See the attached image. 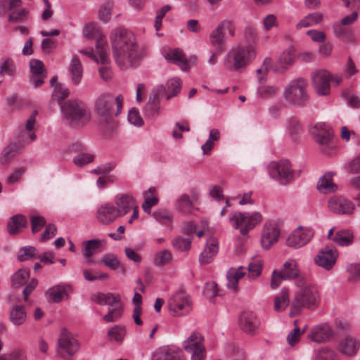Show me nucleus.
<instances>
[{
    "label": "nucleus",
    "mask_w": 360,
    "mask_h": 360,
    "mask_svg": "<svg viewBox=\"0 0 360 360\" xmlns=\"http://www.w3.org/2000/svg\"><path fill=\"white\" fill-rule=\"evenodd\" d=\"M263 82L257 89V94L262 98H268L277 94L279 89L276 85H262Z\"/></svg>",
    "instance_id": "obj_60"
},
{
    "label": "nucleus",
    "mask_w": 360,
    "mask_h": 360,
    "mask_svg": "<svg viewBox=\"0 0 360 360\" xmlns=\"http://www.w3.org/2000/svg\"><path fill=\"white\" fill-rule=\"evenodd\" d=\"M307 86V81L303 79L291 81L284 90L285 101L290 105L298 107L306 105L309 101Z\"/></svg>",
    "instance_id": "obj_5"
},
{
    "label": "nucleus",
    "mask_w": 360,
    "mask_h": 360,
    "mask_svg": "<svg viewBox=\"0 0 360 360\" xmlns=\"http://www.w3.org/2000/svg\"><path fill=\"white\" fill-rule=\"evenodd\" d=\"M256 57L255 48L252 45H238L233 47L224 59V65L229 69L240 71L249 65Z\"/></svg>",
    "instance_id": "obj_4"
},
{
    "label": "nucleus",
    "mask_w": 360,
    "mask_h": 360,
    "mask_svg": "<svg viewBox=\"0 0 360 360\" xmlns=\"http://www.w3.org/2000/svg\"><path fill=\"white\" fill-rule=\"evenodd\" d=\"M28 11L21 6L10 11L8 21L11 22H18L25 20L27 17Z\"/></svg>",
    "instance_id": "obj_55"
},
{
    "label": "nucleus",
    "mask_w": 360,
    "mask_h": 360,
    "mask_svg": "<svg viewBox=\"0 0 360 360\" xmlns=\"http://www.w3.org/2000/svg\"><path fill=\"white\" fill-rule=\"evenodd\" d=\"M260 325L257 315L251 311L243 312L240 317V326L246 333L254 335Z\"/></svg>",
    "instance_id": "obj_27"
},
{
    "label": "nucleus",
    "mask_w": 360,
    "mask_h": 360,
    "mask_svg": "<svg viewBox=\"0 0 360 360\" xmlns=\"http://www.w3.org/2000/svg\"><path fill=\"white\" fill-rule=\"evenodd\" d=\"M290 302L289 291L286 288H283L281 292L274 298V310L280 312L284 311Z\"/></svg>",
    "instance_id": "obj_42"
},
{
    "label": "nucleus",
    "mask_w": 360,
    "mask_h": 360,
    "mask_svg": "<svg viewBox=\"0 0 360 360\" xmlns=\"http://www.w3.org/2000/svg\"><path fill=\"white\" fill-rule=\"evenodd\" d=\"M58 345V356L64 360H72L73 355L79 348L77 340L70 335H62Z\"/></svg>",
    "instance_id": "obj_14"
},
{
    "label": "nucleus",
    "mask_w": 360,
    "mask_h": 360,
    "mask_svg": "<svg viewBox=\"0 0 360 360\" xmlns=\"http://www.w3.org/2000/svg\"><path fill=\"white\" fill-rule=\"evenodd\" d=\"M84 37L86 39H94L96 40V45L97 53L101 57L102 63L108 60L106 52L107 43L105 36L101 33L99 26L95 22H89L85 25L83 29Z\"/></svg>",
    "instance_id": "obj_10"
},
{
    "label": "nucleus",
    "mask_w": 360,
    "mask_h": 360,
    "mask_svg": "<svg viewBox=\"0 0 360 360\" xmlns=\"http://www.w3.org/2000/svg\"><path fill=\"white\" fill-rule=\"evenodd\" d=\"M333 335L332 328L326 323L314 326L308 335V338L316 343L328 341Z\"/></svg>",
    "instance_id": "obj_25"
},
{
    "label": "nucleus",
    "mask_w": 360,
    "mask_h": 360,
    "mask_svg": "<svg viewBox=\"0 0 360 360\" xmlns=\"http://www.w3.org/2000/svg\"><path fill=\"white\" fill-rule=\"evenodd\" d=\"M18 257L19 260L25 261L30 259H38V257H39V254L35 248L32 246H27L20 249Z\"/></svg>",
    "instance_id": "obj_52"
},
{
    "label": "nucleus",
    "mask_w": 360,
    "mask_h": 360,
    "mask_svg": "<svg viewBox=\"0 0 360 360\" xmlns=\"http://www.w3.org/2000/svg\"><path fill=\"white\" fill-rule=\"evenodd\" d=\"M295 57V49L292 46L288 47L281 54L278 58V62L275 65L274 70L276 72H282L285 71L293 63Z\"/></svg>",
    "instance_id": "obj_30"
},
{
    "label": "nucleus",
    "mask_w": 360,
    "mask_h": 360,
    "mask_svg": "<svg viewBox=\"0 0 360 360\" xmlns=\"http://www.w3.org/2000/svg\"><path fill=\"white\" fill-rule=\"evenodd\" d=\"M319 300L320 296L316 288L309 283L304 282L303 286L296 292L295 297L292 301L290 316L298 315L303 308L316 309L319 304Z\"/></svg>",
    "instance_id": "obj_3"
},
{
    "label": "nucleus",
    "mask_w": 360,
    "mask_h": 360,
    "mask_svg": "<svg viewBox=\"0 0 360 360\" xmlns=\"http://www.w3.org/2000/svg\"><path fill=\"white\" fill-rule=\"evenodd\" d=\"M155 219L163 226H169L172 229L173 215L166 210H160L153 214Z\"/></svg>",
    "instance_id": "obj_47"
},
{
    "label": "nucleus",
    "mask_w": 360,
    "mask_h": 360,
    "mask_svg": "<svg viewBox=\"0 0 360 360\" xmlns=\"http://www.w3.org/2000/svg\"><path fill=\"white\" fill-rule=\"evenodd\" d=\"M21 4V0H0V14L4 15L7 11L20 7Z\"/></svg>",
    "instance_id": "obj_57"
},
{
    "label": "nucleus",
    "mask_w": 360,
    "mask_h": 360,
    "mask_svg": "<svg viewBox=\"0 0 360 360\" xmlns=\"http://www.w3.org/2000/svg\"><path fill=\"white\" fill-rule=\"evenodd\" d=\"M327 237L340 246L351 245L354 241V233L349 229L335 230L332 228L328 231Z\"/></svg>",
    "instance_id": "obj_24"
},
{
    "label": "nucleus",
    "mask_w": 360,
    "mask_h": 360,
    "mask_svg": "<svg viewBox=\"0 0 360 360\" xmlns=\"http://www.w3.org/2000/svg\"><path fill=\"white\" fill-rule=\"evenodd\" d=\"M323 15L320 12H314L307 15L304 18L300 20L295 25L296 29L300 30L302 28L311 27L317 25L322 22Z\"/></svg>",
    "instance_id": "obj_38"
},
{
    "label": "nucleus",
    "mask_w": 360,
    "mask_h": 360,
    "mask_svg": "<svg viewBox=\"0 0 360 360\" xmlns=\"http://www.w3.org/2000/svg\"><path fill=\"white\" fill-rule=\"evenodd\" d=\"M114 202L120 217L129 213L131 208L134 207L136 200L131 195L120 193L115 197Z\"/></svg>",
    "instance_id": "obj_26"
},
{
    "label": "nucleus",
    "mask_w": 360,
    "mask_h": 360,
    "mask_svg": "<svg viewBox=\"0 0 360 360\" xmlns=\"http://www.w3.org/2000/svg\"><path fill=\"white\" fill-rule=\"evenodd\" d=\"M36 112L32 113L25 124L20 127L19 139L23 144H29L37 139L34 131Z\"/></svg>",
    "instance_id": "obj_22"
},
{
    "label": "nucleus",
    "mask_w": 360,
    "mask_h": 360,
    "mask_svg": "<svg viewBox=\"0 0 360 360\" xmlns=\"http://www.w3.org/2000/svg\"><path fill=\"white\" fill-rule=\"evenodd\" d=\"M165 91L161 93V96L166 95V98L169 100L172 96H176L181 89V82L179 78L174 77L168 80L167 83V89L164 87Z\"/></svg>",
    "instance_id": "obj_43"
},
{
    "label": "nucleus",
    "mask_w": 360,
    "mask_h": 360,
    "mask_svg": "<svg viewBox=\"0 0 360 360\" xmlns=\"http://www.w3.org/2000/svg\"><path fill=\"white\" fill-rule=\"evenodd\" d=\"M165 91L162 85L158 86L150 94L149 101L144 108V114L148 117H153L159 113L161 93Z\"/></svg>",
    "instance_id": "obj_23"
},
{
    "label": "nucleus",
    "mask_w": 360,
    "mask_h": 360,
    "mask_svg": "<svg viewBox=\"0 0 360 360\" xmlns=\"http://www.w3.org/2000/svg\"><path fill=\"white\" fill-rule=\"evenodd\" d=\"M120 216L113 203L105 202L102 204L97 210L96 218L97 221L105 225L114 222Z\"/></svg>",
    "instance_id": "obj_21"
},
{
    "label": "nucleus",
    "mask_w": 360,
    "mask_h": 360,
    "mask_svg": "<svg viewBox=\"0 0 360 360\" xmlns=\"http://www.w3.org/2000/svg\"><path fill=\"white\" fill-rule=\"evenodd\" d=\"M263 261L261 259L257 258L253 259L248 266V277L250 279H255L261 274L263 269Z\"/></svg>",
    "instance_id": "obj_46"
},
{
    "label": "nucleus",
    "mask_w": 360,
    "mask_h": 360,
    "mask_svg": "<svg viewBox=\"0 0 360 360\" xmlns=\"http://www.w3.org/2000/svg\"><path fill=\"white\" fill-rule=\"evenodd\" d=\"M27 224L26 217L22 214H16L12 217L8 222L7 229L11 235L18 233L20 230Z\"/></svg>",
    "instance_id": "obj_37"
},
{
    "label": "nucleus",
    "mask_w": 360,
    "mask_h": 360,
    "mask_svg": "<svg viewBox=\"0 0 360 360\" xmlns=\"http://www.w3.org/2000/svg\"><path fill=\"white\" fill-rule=\"evenodd\" d=\"M329 210L336 214L349 215L355 209L354 203L342 196H333L328 202Z\"/></svg>",
    "instance_id": "obj_19"
},
{
    "label": "nucleus",
    "mask_w": 360,
    "mask_h": 360,
    "mask_svg": "<svg viewBox=\"0 0 360 360\" xmlns=\"http://www.w3.org/2000/svg\"><path fill=\"white\" fill-rule=\"evenodd\" d=\"M210 43L216 48L219 52H221L224 49L225 33L219 25L210 36Z\"/></svg>",
    "instance_id": "obj_39"
},
{
    "label": "nucleus",
    "mask_w": 360,
    "mask_h": 360,
    "mask_svg": "<svg viewBox=\"0 0 360 360\" xmlns=\"http://www.w3.org/2000/svg\"><path fill=\"white\" fill-rule=\"evenodd\" d=\"M176 207L183 214L191 213L193 207L190 197L187 194H183L180 196L176 201Z\"/></svg>",
    "instance_id": "obj_50"
},
{
    "label": "nucleus",
    "mask_w": 360,
    "mask_h": 360,
    "mask_svg": "<svg viewBox=\"0 0 360 360\" xmlns=\"http://www.w3.org/2000/svg\"><path fill=\"white\" fill-rule=\"evenodd\" d=\"M101 242L98 240L84 241L82 244V253L85 257H91L94 252L99 251Z\"/></svg>",
    "instance_id": "obj_49"
},
{
    "label": "nucleus",
    "mask_w": 360,
    "mask_h": 360,
    "mask_svg": "<svg viewBox=\"0 0 360 360\" xmlns=\"http://www.w3.org/2000/svg\"><path fill=\"white\" fill-rule=\"evenodd\" d=\"M69 71L72 83L75 85H78L82 79L83 67L77 57L74 56L71 60Z\"/></svg>",
    "instance_id": "obj_36"
},
{
    "label": "nucleus",
    "mask_w": 360,
    "mask_h": 360,
    "mask_svg": "<svg viewBox=\"0 0 360 360\" xmlns=\"http://www.w3.org/2000/svg\"><path fill=\"white\" fill-rule=\"evenodd\" d=\"M333 30L337 37L348 39L350 37V28L342 25V22H335L333 25Z\"/></svg>",
    "instance_id": "obj_63"
},
{
    "label": "nucleus",
    "mask_w": 360,
    "mask_h": 360,
    "mask_svg": "<svg viewBox=\"0 0 360 360\" xmlns=\"http://www.w3.org/2000/svg\"><path fill=\"white\" fill-rule=\"evenodd\" d=\"M92 300L99 304L108 305V312L103 319L107 322H115L122 316L123 308L120 302V296L113 293H97L94 295Z\"/></svg>",
    "instance_id": "obj_7"
},
{
    "label": "nucleus",
    "mask_w": 360,
    "mask_h": 360,
    "mask_svg": "<svg viewBox=\"0 0 360 360\" xmlns=\"http://www.w3.org/2000/svg\"><path fill=\"white\" fill-rule=\"evenodd\" d=\"M312 86L319 96H328L330 94V72L326 70H317L312 73Z\"/></svg>",
    "instance_id": "obj_13"
},
{
    "label": "nucleus",
    "mask_w": 360,
    "mask_h": 360,
    "mask_svg": "<svg viewBox=\"0 0 360 360\" xmlns=\"http://www.w3.org/2000/svg\"><path fill=\"white\" fill-rule=\"evenodd\" d=\"M263 220L262 214L259 212H233L230 214L229 221L231 226L239 230L240 233L245 236L250 231L259 224Z\"/></svg>",
    "instance_id": "obj_6"
},
{
    "label": "nucleus",
    "mask_w": 360,
    "mask_h": 360,
    "mask_svg": "<svg viewBox=\"0 0 360 360\" xmlns=\"http://www.w3.org/2000/svg\"><path fill=\"white\" fill-rule=\"evenodd\" d=\"M288 129L291 136L296 139L302 131V127L299 120L295 117H291L288 121Z\"/></svg>",
    "instance_id": "obj_64"
},
{
    "label": "nucleus",
    "mask_w": 360,
    "mask_h": 360,
    "mask_svg": "<svg viewBox=\"0 0 360 360\" xmlns=\"http://www.w3.org/2000/svg\"><path fill=\"white\" fill-rule=\"evenodd\" d=\"M268 169L270 176L281 184H286L294 178V171L287 160L271 162Z\"/></svg>",
    "instance_id": "obj_11"
},
{
    "label": "nucleus",
    "mask_w": 360,
    "mask_h": 360,
    "mask_svg": "<svg viewBox=\"0 0 360 360\" xmlns=\"http://www.w3.org/2000/svg\"><path fill=\"white\" fill-rule=\"evenodd\" d=\"M165 59L171 61L185 71L188 70V65L185 54L179 49H169L164 55Z\"/></svg>",
    "instance_id": "obj_32"
},
{
    "label": "nucleus",
    "mask_w": 360,
    "mask_h": 360,
    "mask_svg": "<svg viewBox=\"0 0 360 360\" xmlns=\"http://www.w3.org/2000/svg\"><path fill=\"white\" fill-rule=\"evenodd\" d=\"M246 274V269L242 266L237 269H231L227 273V288L236 292L239 280L244 277Z\"/></svg>",
    "instance_id": "obj_33"
},
{
    "label": "nucleus",
    "mask_w": 360,
    "mask_h": 360,
    "mask_svg": "<svg viewBox=\"0 0 360 360\" xmlns=\"http://www.w3.org/2000/svg\"><path fill=\"white\" fill-rule=\"evenodd\" d=\"M192 238H185L178 236L172 240V243L174 248L180 251H188L191 249Z\"/></svg>",
    "instance_id": "obj_58"
},
{
    "label": "nucleus",
    "mask_w": 360,
    "mask_h": 360,
    "mask_svg": "<svg viewBox=\"0 0 360 360\" xmlns=\"http://www.w3.org/2000/svg\"><path fill=\"white\" fill-rule=\"evenodd\" d=\"M144 202L142 205L143 211L148 214L151 212V207L158 202L156 190L154 188H150L143 193Z\"/></svg>",
    "instance_id": "obj_40"
},
{
    "label": "nucleus",
    "mask_w": 360,
    "mask_h": 360,
    "mask_svg": "<svg viewBox=\"0 0 360 360\" xmlns=\"http://www.w3.org/2000/svg\"><path fill=\"white\" fill-rule=\"evenodd\" d=\"M314 360H339L336 352L328 347L319 349L314 356Z\"/></svg>",
    "instance_id": "obj_48"
},
{
    "label": "nucleus",
    "mask_w": 360,
    "mask_h": 360,
    "mask_svg": "<svg viewBox=\"0 0 360 360\" xmlns=\"http://www.w3.org/2000/svg\"><path fill=\"white\" fill-rule=\"evenodd\" d=\"M113 4L111 1L104 3L100 8L98 12L99 19L105 22H108L111 17Z\"/></svg>",
    "instance_id": "obj_61"
},
{
    "label": "nucleus",
    "mask_w": 360,
    "mask_h": 360,
    "mask_svg": "<svg viewBox=\"0 0 360 360\" xmlns=\"http://www.w3.org/2000/svg\"><path fill=\"white\" fill-rule=\"evenodd\" d=\"M311 132L316 141L322 146L323 150L332 144V129L326 123L319 122L315 124L311 128Z\"/></svg>",
    "instance_id": "obj_17"
},
{
    "label": "nucleus",
    "mask_w": 360,
    "mask_h": 360,
    "mask_svg": "<svg viewBox=\"0 0 360 360\" xmlns=\"http://www.w3.org/2000/svg\"><path fill=\"white\" fill-rule=\"evenodd\" d=\"M338 349L344 356H355L360 350V340L351 335H345L340 340Z\"/></svg>",
    "instance_id": "obj_18"
},
{
    "label": "nucleus",
    "mask_w": 360,
    "mask_h": 360,
    "mask_svg": "<svg viewBox=\"0 0 360 360\" xmlns=\"http://www.w3.org/2000/svg\"><path fill=\"white\" fill-rule=\"evenodd\" d=\"M69 91L61 84H56L53 88L51 100L53 102L56 101L60 105L61 102L68 96Z\"/></svg>",
    "instance_id": "obj_53"
},
{
    "label": "nucleus",
    "mask_w": 360,
    "mask_h": 360,
    "mask_svg": "<svg viewBox=\"0 0 360 360\" xmlns=\"http://www.w3.org/2000/svg\"><path fill=\"white\" fill-rule=\"evenodd\" d=\"M29 278L30 271L28 269H20L12 276V285L15 288H19L25 284L27 282Z\"/></svg>",
    "instance_id": "obj_51"
},
{
    "label": "nucleus",
    "mask_w": 360,
    "mask_h": 360,
    "mask_svg": "<svg viewBox=\"0 0 360 360\" xmlns=\"http://www.w3.org/2000/svg\"><path fill=\"white\" fill-rule=\"evenodd\" d=\"M127 334L126 327L123 325H115L108 331V337L110 341L121 344Z\"/></svg>",
    "instance_id": "obj_41"
},
{
    "label": "nucleus",
    "mask_w": 360,
    "mask_h": 360,
    "mask_svg": "<svg viewBox=\"0 0 360 360\" xmlns=\"http://www.w3.org/2000/svg\"><path fill=\"white\" fill-rule=\"evenodd\" d=\"M167 307L174 316L188 314L192 309V302L189 295L183 290L173 293L167 301Z\"/></svg>",
    "instance_id": "obj_8"
},
{
    "label": "nucleus",
    "mask_w": 360,
    "mask_h": 360,
    "mask_svg": "<svg viewBox=\"0 0 360 360\" xmlns=\"http://www.w3.org/2000/svg\"><path fill=\"white\" fill-rule=\"evenodd\" d=\"M338 252L335 248H326L321 250L315 257V263L323 269L329 271L336 263Z\"/></svg>",
    "instance_id": "obj_20"
},
{
    "label": "nucleus",
    "mask_w": 360,
    "mask_h": 360,
    "mask_svg": "<svg viewBox=\"0 0 360 360\" xmlns=\"http://www.w3.org/2000/svg\"><path fill=\"white\" fill-rule=\"evenodd\" d=\"M64 116L72 122L80 120L87 116L86 108L82 103L68 101L61 105Z\"/></svg>",
    "instance_id": "obj_16"
},
{
    "label": "nucleus",
    "mask_w": 360,
    "mask_h": 360,
    "mask_svg": "<svg viewBox=\"0 0 360 360\" xmlns=\"http://www.w3.org/2000/svg\"><path fill=\"white\" fill-rule=\"evenodd\" d=\"M153 360H185L182 352L172 346H164L158 349L153 354Z\"/></svg>",
    "instance_id": "obj_28"
},
{
    "label": "nucleus",
    "mask_w": 360,
    "mask_h": 360,
    "mask_svg": "<svg viewBox=\"0 0 360 360\" xmlns=\"http://www.w3.org/2000/svg\"><path fill=\"white\" fill-rule=\"evenodd\" d=\"M286 279L295 278L299 276V269L297 263L295 260L290 259L286 261L283 269L281 271Z\"/></svg>",
    "instance_id": "obj_44"
},
{
    "label": "nucleus",
    "mask_w": 360,
    "mask_h": 360,
    "mask_svg": "<svg viewBox=\"0 0 360 360\" xmlns=\"http://www.w3.org/2000/svg\"><path fill=\"white\" fill-rule=\"evenodd\" d=\"M280 237V229L276 222L266 221L262 229L261 243L264 248L269 249L276 243Z\"/></svg>",
    "instance_id": "obj_15"
},
{
    "label": "nucleus",
    "mask_w": 360,
    "mask_h": 360,
    "mask_svg": "<svg viewBox=\"0 0 360 360\" xmlns=\"http://www.w3.org/2000/svg\"><path fill=\"white\" fill-rule=\"evenodd\" d=\"M314 235V231L311 228L300 226L289 234L286 245L295 248L303 247L310 242Z\"/></svg>",
    "instance_id": "obj_12"
},
{
    "label": "nucleus",
    "mask_w": 360,
    "mask_h": 360,
    "mask_svg": "<svg viewBox=\"0 0 360 360\" xmlns=\"http://www.w3.org/2000/svg\"><path fill=\"white\" fill-rule=\"evenodd\" d=\"M218 252V241L215 238H210L201 252L199 261L202 264L210 263Z\"/></svg>",
    "instance_id": "obj_31"
},
{
    "label": "nucleus",
    "mask_w": 360,
    "mask_h": 360,
    "mask_svg": "<svg viewBox=\"0 0 360 360\" xmlns=\"http://www.w3.org/2000/svg\"><path fill=\"white\" fill-rule=\"evenodd\" d=\"M182 347L191 354V360H205L207 352L205 338L199 332L191 333L183 342Z\"/></svg>",
    "instance_id": "obj_9"
},
{
    "label": "nucleus",
    "mask_w": 360,
    "mask_h": 360,
    "mask_svg": "<svg viewBox=\"0 0 360 360\" xmlns=\"http://www.w3.org/2000/svg\"><path fill=\"white\" fill-rule=\"evenodd\" d=\"M9 321L15 326L22 325L27 319V312L23 305L14 304L9 313Z\"/></svg>",
    "instance_id": "obj_34"
},
{
    "label": "nucleus",
    "mask_w": 360,
    "mask_h": 360,
    "mask_svg": "<svg viewBox=\"0 0 360 360\" xmlns=\"http://www.w3.org/2000/svg\"><path fill=\"white\" fill-rule=\"evenodd\" d=\"M47 294L49 299L53 302H60L64 296L67 295L66 290L64 287L57 285L49 289Z\"/></svg>",
    "instance_id": "obj_56"
},
{
    "label": "nucleus",
    "mask_w": 360,
    "mask_h": 360,
    "mask_svg": "<svg viewBox=\"0 0 360 360\" xmlns=\"http://www.w3.org/2000/svg\"><path fill=\"white\" fill-rule=\"evenodd\" d=\"M347 271L350 282L356 283L360 281V263L350 264L347 267Z\"/></svg>",
    "instance_id": "obj_62"
},
{
    "label": "nucleus",
    "mask_w": 360,
    "mask_h": 360,
    "mask_svg": "<svg viewBox=\"0 0 360 360\" xmlns=\"http://www.w3.org/2000/svg\"><path fill=\"white\" fill-rule=\"evenodd\" d=\"M275 65L273 67V61L271 58H266L263 63L262 66L257 70V73L259 75L258 76V82L259 84H262L264 81V76L266 75L267 72L271 68H274Z\"/></svg>",
    "instance_id": "obj_59"
},
{
    "label": "nucleus",
    "mask_w": 360,
    "mask_h": 360,
    "mask_svg": "<svg viewBox=\"0 0 360 360\" xmlns=\"http://www.w3.org/2000/svg\"><path fill=\"white\" fill-rule=\"evenodd\" d=\"M172 258V253L168 250H163L157 252L154 256V264L156 266H165L168 264Z\"/></svg>",
    "instance_id": "obj_54"
},
{
    "label": "nucleus",
    "mask_w": 360,
    "mask_h": 360,
    "mask_svg": "<svg viewBox=\"0 0 360 360\" xmlns=\"http://www.w3.org/2000/svg\"><path fill=\"white\" fill-rule=\"evenodd\" d=\"M318 191L324 194L335 192L338 186L333 181L331 173H326L321 177L317 184Z\"/></svg>",
    "instance_id": "obj_35"
},
{
    "label": "nucleus",
    "mask_w": 360,
    "mask_h": 360,
    "mask_svg": "<svg viewBox=\"0 0 360 360\" xmlns=\"http://www.w3.org/2000/svg\"><path fill=\"white\" fill-rule=\"evenodd\" d=\"M112 56L122 70L138 66L142 57L134 35L124 28L113 30L110 35Z\"/></svg>",
    "instance_id": "obj_1"
},
{
    "label": "nucleus",
    "mask_w": 360,
    "mask_h": 360,
    "mask_svg": "<svg viewBox=\"0 0 360 360\" xmlns=\"http://www.w3.org/2000/svg\"><path fill=\"white\" fill-rule=\"evenodd\" d=\"M122 107L123 97L120 94L114 97L110 94L104 93L95 102V111L101 124L110 129L114 127L115 117L121 113Z\"/></svg>",
    "instance_id": "obj_2"
},
{
    "label": "nucleus",
    "mask_w": 360,
    "mask_h": 360,
    "mask_svg": "<svg viewBox=\"0 0 360 360\" xmlns=\"http://www.w3.org/2000/svg\"><path fill=\"white\" fill-rule=\"evenodd\" d=\"M18 153V146L15 143H11L5 147L0 154V164L9 163Z\"/></svg>",
    "instance_id": "obj_45"
},
{
    "label": "nucleus",
    "mask_w": 360,
    "mask_h": 360,
    "mask_svg": "<svg viewBox=\"0 0 360 360\" xmlns=\"http://www.w3.org/2000/svg\"><path fill=\"white\" fill-rule=\"evenodd\" d=\"M30 67L32 72L30 82L33 84L34 88H37L44 83V79L46 77V70L43 63L36 59L30 60Z\"/></svg>",
    "instance_id": "obj_29"
}]
</instances>
